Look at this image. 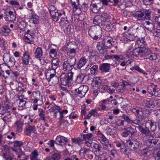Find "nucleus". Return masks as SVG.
<instances>
[{"label":"nucleus","mask_w":160,"mask_h":160,"mask_svg":"<svg viewBox=\"0 0 160 160\" xmlns=\"http://www.w3.org/2000/svg\"><path fill=\"white\" fill-rule=\"evenodd\" d=\"M51 61V63H49L46 64V68L48 71L55 73V70L58 68L59 65V60L58 58H53Z\"/></svg>","instance_id":"obj_10"},{"label":"nucleus","mask_w":160,"mask_h":160,"mask_svg":"<svg viewBox=\"0 0 160 160\" xmlns=\"http://www.w3.org/2000/svg\"><path fill=\"white\" fill-rule=\"evenodd\" d=\"M89 152H91V151L89 149H82L80 150L79 155L82 156H87Z\"/></svg>","instance_id":"obj_44"},{"label":"nucleus","mask_w":160,"mask_h":160,"mask_svg":"<svg viewBox=\"0 0 160 160\" xmlns=\"http://www.w3.org/2000/svg\"><path fill=\"white\" fill-rule=\"evenodd\" d=\"M127 130L130 137H133L135 136L136 132V129L132 128H128Z\"/></svg>","instance_id":"obj_52"},{"label":"nucleus","mask_w":160,"mask_h":160,"mask_svg":"<svg viewBox=\"0 0 160 160\" xmlns=\"http://www.w3.org/2000/svg\"><path fill=\"white\" fill-rule=\"evenodd\" d=\"M31 18L29 20L30 23L33 24H37L39 22L38 17L35 13H32Z\"/></svg>","instance_id":"obj_36"},{"label":"nucleus","mask_w":160,"mask_h":160,"mask_svg":"<svg viewBox=\"0 0 160 160\" xmlns=\"http://www.w3.org/2000/svg\"><path fill=\"white\" fill-rule=\"evenodd\" d=\"M93 147L95 149L96 152V155L99 154L100 153V152H102L101 151L102 147L100 144L97 143H94L93 145Z\"/></svg>","instance_id":"obj_50"},{"label":"nucleus","mask_w":160,"mask_h":160,"mask_svg":"<svg viewBox=\"0 0 160 160\" xmlns=\"http://www.w3.org/2000/svg\"><path fill=\"white\" fill-rule=\"evenodd\" d=\"M34 33L31 30L28 29L24 33V39L25 42L29 44H32L35 37Z\"/></svg>","instance_id":"obj_13"},{"label":"nucleus","mask_w":160,"mask_h":160,"mask_svg":"<svg viewBox=\"0 0 160 160\" xmlns=\"http://www.w3.org/2000/svg\"><path fill=\"white\" fill-rule=\"evenodd\" d=\"M48 71L46 74V77L48 82H51L53 84H55L58 83L59 81L58 77L56 75V72H53Z\"/></svg>","instance_id":"obj_12"},{"label":"nucleus","mask_w":160,"mask_h":160,"mask_svg":"<svg viewBox=\"0 0 160 160\" xmlns=\"http://www.w3.org/2000/svg\"><path fill=\"white\" fill-rule=\"evenodd\" d=\"M20 75V73L18 71L12 72L11 77H13L16 78V81L18 83H21L23 82H26L27 81V79L26 78H20L19 80L17 77L19 76Z\"/></svg>","instance_id":"obj_27"},{"label":"nucleus","mask_w":160,"mask_h":160,"mask_svg":"<svg viewBox=\"0 0 160 160\" xmlns=\"http://www.w3.org/2000/svg\"><path fill=\"white\" fill-rule=\"evenodd\" d=\"M127 33H123L119 35L120 40L122 42L127 43L128 41Z\"/></svg>","instance_id":"obj_46"},{"label":"nucleus","mask_w":160,"mask_h":160,"mask_svg":"<svg viewBox=\"0 0 160 160\" xmlns=\"http://www.w3.org/2000/svg\"><path fill=\"white\" fill-rule=\"evenodd\" d=\"M130 69L132 71H137L139 72L142 73L145 77H146V76L147 75V73L145 72L144 70L140 68L139 66L135 64H134L133 66L130 68Z\"/></svg>","instance_id":"obj_34"},{"label":"nucleus","mask_w":160,"mask_h":160,"mask_svg":"<svg viewBox=\"0 0 160 160\" xmlns=\"http://www.w3.org/2000/svg\"><path fill=\"white\" fill-rule=\"evenodd\" d=\"M157 56L155 53H151L146 57H144L146 59H149L150 60H155L157 58Z\"/></svg>","instance_id":"obj_59"},{"label":"nucleus","mask_w":160,"mask_h":160,"mask_svg":"<svg viewBox=\"0 0 160 160\" xmlns=\"http://www.w3.org/2000/svg\"><path fill=\"white\" fill-rule=\"evenodd\" d=\"M5 14V17L4 18L5 21H7L13 22L16 18V15L15 12L8 9L6 10Z\"/></svg>","instance_id":"obj_16"},{"label":"nucleus","mask_w":160,"mask_h":160,"mask_svg":"<svg viewBox=\"0 0 160 160\" xmlns=\"http://www.w3.org/2000/svg\"><path fill=\"white\" fill-rule=\"evenodd\" d=\"M96 156L97 160H109L108 156L103 152H100V153L96 155Z\"/></svg>","instance_id":"obj_40"},{"label":"nucleus","mask_w":160,"mask_h":160,"mask_svg":"<svg viewBox=\"0 0 160 160\" xmlns=\"http://www.w3.org/2000/svg\"><path fill=\"white\" fill-rule=\"evenodd\" d=\"M3 59L9 67L13 66L15 64L16 61L14 57H10L9 55H4Z\"/></svg>","instance_id":"obj_19"},{"label":"nucleus","mask_w":160,"mask_h":160,"mask_svg":"<svg viewBox=\"0 0 160 160\" xmlns=\"http://www.w3.org/2000/svg\"><path fill=\"white\" fill-rule=\"evenodd\" d=\"M60 158V155L58 153H55L51 155L50 158V160H59Z\"/></svg>","instance_id":"obj_54"},{"label":"nucleus","mask_w":160,"mask_h":160,"mask_svg":"<svg viewBox=\"0 0 160 160\" xmlns=\"http://www.w3.org/2000/svg\"><path fill=\"white\" fill-rule=\"evenodd\" d=\"M146 45V42L143 39L138 40L136 43V46H138V47H141L142 48H146L144 47Z\"/></svg>","instance_id":"obj_48"},{"label":"nucleus","mask_w":160,"mask_h":160,"mask_svg":"<svg viewBox=\"0 0 160 160\" xmlns=\"http://www.w3.org/2000/svg\"><path fill=\"white\" fill-rule=\"evenodd\" d=\"M100 16L102 17V18H103L104 21L107 22V23H108V25L109 20L110 18V16L109 14L105 12H104Z\"/></svg>","instance_id":"obj_51"},{"label":"nucleus","mask_w":160,"mask_h":160,"mask_svg":"<svg viewBox=\"0 0 160 160\" xmlns=\"http://www.w3.org/2000/svg\"><path fill=\"white\" fill-rule=\"evenodd\" d=\"M27 93L29 95V99L31 102L36 104L39 101H42L43 96L40 91L39 90L32 92L30 90L27 91Z\"/></svg>","instance_id":"obj_4"},{"label":"nucleus","mask_w":160,"mask_h":160,"mask_svg":"<svg viewBox=\"0 0 160 160\" xmlns=\"http://www.w3.org/2000/svg\"><path fill=\"white\" fill-rule=\"evenodd\" d=\"M155 89L154 87L149 86L147 88V91L151 95L153 96Z\"/></svg>","instance_id":"obj_60"},{"label":"nucleus","mask_w":160,"mask_h":160,"mask_svg":"<svg viewBox=\"0 0 160 160\" xmlns=\"http://www.w3.org/2000/svg\"><path fill=\"white\" fill-rule=\"evenodd\" d=\"M38 110L39 112L38 115L41 119L42 121L45 120V111H44L42 108H38Z\"/></svg>","instance_id":"obj_47"},{"label":"nucleus","mask_w":160,"mask_h":160,"mask_svg":"<svg viewBox=\"0 0 160 160\" xmlns=\"http://www.w3.org/2000/svg\"><path fill=\"white\" fill-rule=\"evenodd\" d=\"M145 127L146 129H144L141 126L137 127V129L140 132L147 136V135H148L149 131L150 130L151 131H154L157 128V126L152 121L148 120L145 123Z\"/></svg>","instance_id":"obj_5"},{"label":"nucleus","mask_w":160,"mask_h":160,"mask_svg":"<svg viewBox=\"0 0 160 160\" xmlns=\"http://www.w3.org/2000/svg\"><path fill=\"white\" fill-rule=\"evenodd\" d=\"M133 53L135 57H144L148 56L151 53V51L148 48L137 47L133 50Z\"/></svg>","instance_id":"obj_8"},{"label":"nucleus","mask_w":160,"mask_h":160,"mask_svg":"<svg viewBox=\"0 0 160 160\" xmlns=\"http://www.w3.org/2000/svg\"><path fill=\"white\" fill-rule=\"evenodd\" d=\"M71 44V43L68 42L67 45V47H65V51L69 59H72L73 58L76 59L75 56L76 55V49L73 48L71 46H70Z\"/></svg>","instance_id":"obj_11"},{"label":"nucleus","mask_w":160,"mask_h":160,"mask_svg":"<svg viewBox=\"0 0 160 160\" xmlns=\"http://www.w3.org/2000/svg\"><path fill=\"white\" fill-rule=\"evenodd\" d=\"M145 106L148 108L153 107L154 106L153 100L151 99H148L145 101Z\"/></svg>","instance_id":"obj_49"},{"label":"nucleus","mask_w":160,"mask_h":160,"mask_svg":"<svg viewBox=\"0 0 160 160\" xmlns=\"http://www.w3.org/2000/svg\"><path fill=\"white\" fill-rule=\"evenodd\" d=\"M3 105L7 111V112L9 113V114L16 109V108L12 106V104L9 102L7 98Z\"/></svg>","instance_id":"obj_21"},{"label":"nucleus","mask_w":160,"mask_h":160,"mask_svg":"<svg viewBox=\"0 0 160 160\" xmlns=\"http://www.w3.org/2000/svg\"><path fill=\"white\" fill-rule=\"evenodd\" d=\"M3 135L5 141L7 140V138L8 139H11L13 137L15 136V133L13 132H8L4 134Z\"/></svg>","instance_id":"obj_43"},{"label":"nucleus","mask_w":160,"mask_h":160,"mask_svg":"<svg viewBox=\"0 0 160 160\" xmlns=\"http://www.w3.org/2000/svg\"><path fill=\"white\" fill-rule=\"evenodd\" d=\"M113 58H115L117 61H118L122 60H123L125 58L123 56L116 54L114 55Z\"/></svg>","instance_id":"obj_62"},{"label":"nucleus","mask_w":160,"mask_h":160,"mask_svg":"<svg viewBox=\"0 0 160 160\" xmlns=\"http://www.w3.org/2000/svg\"><path fill=\"white\" fill-rule=\"evenodd\" d=\"M102 82V81L100 78L99 77H96L93 80L92 84V87L94 89V87L99 88L100 85Z\"/></svg>","instance_id":"obj_30"},{"label":"nucleus","mask_w":160,"mask_h":160,"mask_svg":"<svg viewBox=\"0 0 160 160\" xmlns=\"http://www.w3.org/2000/svg\"><path fill=\"white\" fill-rule=\"evenodd\" d=\"M55 107H52L49 109V111L50 112H53V116L55 117H56L57 116V113L58 112L60 113V111L61 109L60 107L58 106L55 105Z\"/></svg>","instance_id":"obj_39"},{"label":"nucleus","mask_w":160,"mask_h":160,"mask_svg":"<svg viewBox=\"0 0 160 160\" xmlns=\"http://www.w3.org/2000/svg\"><path fill=\"white\" fill-rule=\"evenodd\" d=\"M85 75L82 74H79L77 77V78L76 80V82L78 83H81L82 82Z\"/></svg>","instance_id":"obj_53"},{"label":"nucleus","mask_w":160,"mask_h":160,"mask_svg":"<svg viewBox=\"0 0 160 160\" xmlns=\"http://www.w3.org/2000/svg\"><path fill=\"white\" fill-rule=\"evenodd\" d=\"M102 7L101 2H100L97 3H92L90 6V8L92 12L96 13L99 11Z\"/></svg>","instance_id":"obj_22"},{"label":"nucleus","mask_w":160,"mask_h":160,"mask_svg":"<svg viewBox=\"0 0 160 160\" xmlns=\"http://www.w3.org/2000/svg\"><path fill=\"white\" fill-rule=\"evenodd\" d=\"M28 26L24 21H22L19 22L18 27L21 31L23 32L27 31V30L28 29Z\"/></svg>","instance_id":"obj_41"},{"label":"nucleus","mask_w":160,"mask_h":160,"mask_svg":"<svg viewBox=\"0 0 160 160\" xmlns=\"http://www.w3.org/2000/svg\"><path fill=\"white\" fill-rule=\"evenodd\" d=\"M43 55L42 49L40 47L37 48L34 53L35 58L38 59H40Z\"/></svg>","instance_id":"obj_37"},{"label":"nucleus","mask_w":160,"mask_h":160,"mask_svg":"<svg viewBox=\"0 0 160 160\" xmlns=\"http://www.w3.org/2000/svg\"><path fill=\"white\" fill-rule=\"evenodd\" d=\"M58 51L55 49H51L49 52V54L51 58H53L57 55Z\"/></svg>","instance_id":"obj_56"},{"label":"nucleus","mask_w":160,"mask_h":160,"mask_svg":"<svg viewBox=\"0 0 160 160\" xmlns=\"http://www.w3.org/2000/svg\"><path fill=\"white\" fill-rule=\"evenodd\" d=\"M114 145H116L120 151L123 153H126L127 151V148L126 147L125 144H124L122 141L119 139L115 140L113 142Z\"/></svg>","instance_id":"obj_17"},{"label":"nucleus","mask_w":160,"mask_h":160,"mask_svg":"<svg viewBox=\"0 0 160 160\" xmlns=\"http://www.w3.org/2000/svg\"><path fill=\"white\" fill-rule=\"evenodd\" d=\"M101 28L99 25H94L91 27L89 29L88 33L90 36L94 39L100 38L102 36Z\"/></svg>","instance_id":"obj_3"},{"label":"nucleus","mask_w":160,"mask_h":160,"mask_svg":"<svg viewBox=\"0 0 160 160\" xmlns=\"http://www.w3.org/2000/svg\"><path fill=\"white\" fill-rule=\"evenodd\" d=\"M88 90V86L86 85H81L78 88L75 89L77 95L80 98L84 97Z\"/></svg>","instance_id":"obj_15"},{"label":"nucleus","mask_w":160,"mask_h":160,"mask_svg":"<svg viewBox=\"0 0 160 160\" xmlns=\"http://www.w3.org/2000/svg\"><path fill=\"white\" fill-rule=\"evenodd\" d=\"M87 62V59L84 57H82L79 59L78 62L77 63V68L80 69L84 66Z\"/></svg>","instance_id":"obj_38"},{"label":"nucleus","mask_w":160,"mask_h":160,"mask_svg":"<svg viewBox=\"0 0 160 160\" xmlns=\"http://www.w3.org/2000/svg\"><path fill=\"white\" fill-rule=\"evenodd\" d=\"M76 62V59L73 58L64 61L62 63V70L66 72H71Z\"/></svg>","instance_id":"obj_9"},{"label":"nucleus","mask_w":160,"mask_h":160,"mask_svg":"<svg viewBox=\"0 0 160 160\" xmlns=\"http://www.w3.org/2000/svg\"><path fill=\"white\" fill-rule=\"evenodd\" d=\"M109 102V99L108 98L103 100L102 102L99 105V108L100 110H108V109L107 105Z\"/></svg>","instance_id":"obj_29"},{"label":"nucleus","mask_w":160,"mask_h":160,"mask_svg":"<svg viewBox=\"0 0 160 160\" xmlns=\"http://www.w3.org/2000/svg\"><path fill=\"white\" fill-rule=\"evenodd\" d=\"M152 153V152L150 150L145 148L141 151L140 156L141 157H146L150 156Z\"/></svg>","instance_id":"obj_42"},{"label":"nucleus","mask_w":160,"mask_h":160,"mask_svg":"<svg viewBox=\"0 0 160 160\" xmlns=\"http://www.w3.org/2000/svg\"><path fill=\"white\" fill-rule=\"evenodd\" d=\"M23 123L22 121L20 120H17L14 123V127L16 131L18 132H21L22 130Z\"/></svg>","instance_id":"obj_25"},{"label":"nucleus","mask_w":160,"mask_h":160,"mask_svg":"<svg viewBox=\"0 0 160 160\" xmlns=\"http://www.w3.org/2000/svg\"><path fill=\"white\" fill-rule=\"evenodd\" d=\"M105 132L108 135L112 136L115 134L116 131L114 129H112L110 128H108L105 130Z\"/></svg>","instance_id":"obj_57"},{"label":"nucleus","mask_w":160,"mask_h":160,"mask_svg":"<svg viewBox=\"0 0 160 160\" xmlns=\"http://www.w3.org/2000/svg\"><path fill=\"white\" fill-rule=\"evenodd\" d=\"M98 68L97 65H94L90 68L91 73L92 74L94 75L96 73Z\"/></svg>","instance_id":"obj_64"},{"label":"nucleus","mask_w":160,"mask_h":160,"mask_svg":"<svg viewBox=\"0 0 160 160\" xmlns=\"http://www.w3.org/2000/svg\"><path fill=\"white\" fill-rule=\"evenodd\" d=\"M125 145L127 149L129 148L132 150L134 151L139 148L140 143L137 140L131 139L127 141Z\"/></svg>","instance_id":"obj_14"},{"label":"nucleus","mask_w":160,"mask_h":160,"mask_svg":"<svg viewBox=\"0 0 160 160\" xmlns=\"http://www.w3.org/2000/svg\"><path fill=\"white\" fill-rule=\"evenodd\" d=\"M93 23L96 25H104L105 26L108 25V23H107V22L104 21L103 18H102L100 15H98L96 16L94 19L93 20Z\"/></svg>","instance_id":"obj_20"},{"label":"nucleus","mask_w":160,"mask_h":160,"mask_svg":"<svg viewBox=\"0 0 160 160\" xmlns=\"http://www.w3.org/2000/svg\"><path fill=\"white\" fill-rule=\"evenodd\" d=\"M131 111L138 117L134 120H132V124L133 123L140 126L143 124V119L144 117L143 111L142 108L136 107L131 109Z\"/></svg>","instance_id":"obj_2"},{"label":"nucleus","mask_w":160,"mask_h":160,"mask_svg":"<svg viewBox=\"0 0 160 160\" xmlns=\"http://www.w3.org/2000/svg\"><path fill=\"white\" fill-rule=\"evenodd\" d=\"M17 101L19 103L18 106L19 107H22L24 106L27 102L24 99L21 98L20 97L19 98Z\"/></svg>","instance_id":"obj_58"},{"label":"nucleus","mask_w":160,"mask_h":160,"mask_svg":"<svg viewBox=\"0 0 160 160\" xmlns=\"http://www.w3.org/2000/svg\"><path fill=\"white\" fill-rule=\"evenodd\" d=\"M68 142V140L66 138L60 135L57 136L55 140L56 143L58 144L65 143Z\"/></svg>","instance_id":"obj_31"},{"label":"nucleus","mask_w":160,"mask_h":160,"mask_svg":"<svg viewBox=\"0 0 160 160\" xmlns=\"http://www.w3.org/2000/svg\"><path fill=\"white\" fill-rule=\"evenodd\" d=\"M11 30L7 25H4L0 28V33L2 36H7L11 32Z\"/></svg>","instance_id":"obj_24"},{"label":"nucleus","mask_w":160,"mask_h":160,"mask_svg":"<svg viewBox=\"0 0 160 160\" xmlns=\"http://www.w3.org/2000/svg\"><path fill=\"white\" fill-rule=\"evenodd\" d=\"M90 61L91 62H95L98 58V56L94 52H91L89 55Z\"/></svg>","instance_id":"obj_45"},{"label":"nucleus","mask_w":160,"mask_h":160,"mask_svg":"<svg viewBox=\"0 0 160 160\" xmlns=\"http://www.w3.org/2000/svg\"><path fill=\"white\" fill-rule=\"evenodd\" d=\"M97 48L101 54H103L107 52V49L103 43L98 42L97 44Z\"/></svg>","instance_id":"obj_26"},{"label":"nucleus","mask_w":160,"mask_h":160,"mask_svg":"<svg viewBox=\"0 0 160 160\" xmlns=\"http://www.w3.org/2000/svg\"><path fill=\"white\" fill-rule=\"evenodd\" d=\"M83 138V140L91 139L92 137V134L91 133H88L87 134H82Z\"/></svg>","instance_id":"obj_63"},{"label":"nucleus","mask_w":160,"mask_h":160,"mask_svg":"<svg viewBox=\"0 0 160 160\" xmlns=\"http://www.w3.org/2000/svg\"><path fill=\"white\" fill-rule=\"evenodd\" d=\"M97 111L96 109H92L89 111L88 113L86 115V118L89 119L92 116L97 117L99 116Z\"/></svg>","instance_id":"obj_35"},{"label":"nucleus","mask_w":160,"mask_h":160,"mask_svg":"<svg viewBox=\"0 0 160 160\" xmlns=\"http://www.w3.org/2000/svg\"><path fill=\"white\" fill-rule=\"evenodd\" d=\"M115 42L111 37L108 36L104 37L102 43L108 48H111L114 44Z\"/></svg>","instance_id":"obj_18"},{"label":"nucleus","mask_w":160,"mask_h":160,"mask_svg":"<svg viewBox=\"0 0 160 160\" xmlns=\"http://www.w3.org/2000/svg\"><path fill=\"white\" fill-rule=\"evenodd\" d=\"M2 119L5 123L11 122V117L9 115H6Z\"/></svg>","instance_id":"obj_61"},{"label":"nucleus","mask_w":160,"mask_h":160,"mask_svg":"<svg viewBox=\"0 0 160 160\" xmlns=\"http://www.w3.org/2000/svg\"><path fill=\"white\" fill-rule=\"evenodd\" d=\"M111 64L108 63H103L100 67V69L102 73L109 72L110 70Z\"/></svg>","instance_id":"obj_28"},{"label":"nucleus","mask_w":160,"mask_h":160,"mask_svg":"<svg viewBox=\"0 0 160 160\" xmlns=\"http://www.w3.org/2000/svg\"><path fill=\"white\" fill-rule=\"evenodd\" d=\"M31 59L29 52H25L23 54L22 58V63L25 65L29 64L30 60Z\"/></svg>","instance_id":"obj_23"},{"label":"nucleus","mask_w":160,"mask_h":160,"mask_svg":"<svg viewBox=\"0 0 160 160\" xmlns=\"http://www.w3.org/2000/svg\"><path fill=\"white\" fill-rule=\"evenodd\" d=\"M36 129L35 126H29L25 130V133L28 136H29L32 133L35 132Z\"/></svg>","instance_id":"obj_33"},{"label":"nucleus","mask_w":160,"mask_h":160,"mask_svg":"<svg viewBox=\"0 0 160 160\" xmlns=\"http://www.w3.org/2000/svg\"><path fill=\"white\" fill-rule=\"evenodd\" d=\"M125 55L128 58H131L135 57L134 54L133 53V50L131 51L130 49L128 50Z\"/></svg>","instance_id":"obj_55"},{"label":"nucleus","mask_w":160,"mask_h":160,"mask_svg":"<svg viewBox=\"0 0 160 160\" xmlns=\"http://www.w3.org/2000/svg\"><path fill=\"white\" fill-rule=\"evenodd\" d=\"M97 134L98 140L102 144H104L108 141L104 135L100 131L98 132Z\"/></svg>","instance_id":"obj_32"},{"label":"nucleus","mask_w":160,"mask_h":160,"mask_svg":"<svg viewBox=\"0 0 160 160\" xmlns=\"http://www.w3.org/2000/svg\"><path fill=\"white\" fill-rule=\"evenodd\" d=\"M74 73L72 72H69L67 74L66 73H62L61 75L60 81L62 84L64 86H67L68 87L71 86Z\"/></svg>","instance_id":"obj_6"},{"label":"nucleus","mask_w":160,"mask_h":160,"mask_svg":"<svg viewBox=\"0 0 160 160\" xmlns=\"http://www.w3.org/2000/svg\"><path fill=\"white\" fill-rule=\"evenodd\" d=\"M51 15L54 21H58L61 18L60 24L63 27L69 26V22L67 20L64 10H62L58 12L57 10L55 12H52Z\"/></svg>","instance_id":"obj_1"},{"label":"nucleus","mask_w":160,"mask_h":160,"mask_svg":"<svg viewBox=\"0 0 160 160\" xmlns=\"http://www.w3.org/2000/svg\"><path fill=\"white\" fill-rule=\"evenodd\" d=\"M133 16L137 20L143 21L149 19L151 17V12L149 10H145L143 11H139L136 12Z\"/></svg>","instance_id":"obj_7"}]
</instances>
